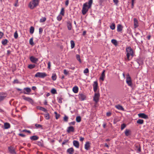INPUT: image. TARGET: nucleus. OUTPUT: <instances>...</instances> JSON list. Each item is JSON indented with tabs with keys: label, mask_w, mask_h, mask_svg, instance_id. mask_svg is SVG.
Here are the masks:
<instances>
[{
	"label": "nucleus",
	"mask_w": 154,
	"mask_h": 154,
	"mask_svg": "<svg viewBox=\"0 0 154 154\" xmlns=\"http://www.w3.org/2000/svg\"><path fill=\"white\" fill-rule=\"evenodd\" d=\"M23 132H27L29 133H31V131L29 130H28L26 129L23 130L22 131Z\"/></svg>",
	"instance_id": "6e6d98bb"
},
{
	"label": "nucleus",
	"mask_w": 154,
	"mask_h": 154,
	"mask_svg": "<svg viewBox=\"0 0 154 154\" xmlns=\"http://www.w3.org/2000/svg\"><path fill=\"white\" fill-rule=\"evenodd\" d=\"M105 70H103L100 76V79L102 80V81H103L104 80V79L105 77Z\"/></svg>",
	"instance_id": "412c9836"
},
{
	"label": "nucleus",
	"mask_w": 154,
	"mask_h": 154,
	"mask_svg": "<svg viewBox=\"0 0 154 154\" xmlns=\"http://www.w3.org/2000/svg\"><path fill=\"white\" fill-rule=\"evenodd\" d=\"M34 28L33 26H31L30 28V33L31 34H33L34 32Z\"/></svg>",
	"instance_id": "ea45409f"
},
{
	"label": "nucleus",
	"mask_w": 154,
	"mask_h": 154,
	"mask_svg": "<svg viewBox=\"0 0 154 154\" xmlns=\"http://www.w3.org/2000/svg\"><path fill=\"white\" fill-rule=\"evenodd\" d=\"M51 92L52 94H55L57 93L56 90L54 88H53L51 91Z\"/></svg>",
	"instance_id": "c03bdc74"
},
{
	"label": "nucleus",
	"mask_w": 154,
	"mask_h": 154,
	"mask_svg": "<svg viewBox=\"0 0 154 154\" xmlns=\"http://www.w3.org/2000/svg\"><path fill=\"white\" fill-rule=\"evenodd\" d=\"M68 117L65 115L63 117L64 121L66 122H67L68 121Z\"/></svg>",
	"instance_id": "a18cd8bd"
},
{
	"label": "nucleus",
	"mask_w": 154,
	"mask_h": 154,
	"mask_svg": "<svg viewBox=\"0 0 154 154\" xmlns=\"http://www.w3.org/2000/svg\"><path fill=\"white\" fill-rule=\"evenodd\" d=\"M66 131L68 133H69L71 132H73L74 131V128L73 126H69L67 128Z\"/></svg>",
	"instance_id": "2eb2a0df"
},
{
	"label": "nucleus",
	"mask_w": 154,
	"mask_h": 154,
	"mask_svg": "<svg viewBox=\"0 0 154 154\" xmlns=\"http://www.w3.org/2000/svg\"><path fill=\"white\" fill-rule=\"evenodd\" d=\"M76 57L77 60L80 62V63H82V61L80 58V55L79 54H76Z\"/></svg>",
	"instance_id": "c9c22d12"
},
{
	"label": "nucleus",
	"mask_w": 154,
	"mask_h": 154,
	"mask_svg": "<svg viewBox=\"0 0 154 154\" xmlns=\"http://www.w3.org/2000/svg\"><path fill=\"white\" fill-rule=\"evenodd\" d=\"M62 15L59 14L58 16H57V19L58 21H60L62 20Z\"/></svg>",
	"instance_id": "4c0bfd02"
},
{
	"label": "nucleus",
	"mask_w": 154,
	"mask_h": 154,
	"mask_svg": "<svg viewBox=\"0 0 154 154\" xmlns=\"http://www.w3.org/2000/svg\"><path fill=\"white\" fill-rule=\"evenodd\" d=\"M3 35H4V33L0 31V39H1L2 38Z\"/></svg>",
	"instance_id": "680f3d73"
},
{
	"label": "nucleus",
	"mask_w": 154,
	"mask_h": 154,
	"mask_svg": "<svg viewBox=\"0 0 154 154\" xmlns=\"http://www.w3.org/2000/svg\"><path fill=\"white\" fill-rule=\"evenodd\" d=\"M69 3V0H66L65 2V5H66V6H67L68 5Z\"/></svg>",
	"instance_id": "e2e57ef3"
},
{
	"label": "nucleus",
	"mask_w": 154,
	"mask_h": 154,
	"mask_svg": "<svg viewBox=\"0 0 154 154\" xmlns=\"http://www.w3.org/2000/svg\"><path fill=\"white\" fill-rule=\"evenodd\" d=\"M74 152V150L72 147L68 149L67 150V152L69 154H73Z\"/></svg>",
	"instance_id": "6ab92c4d"
},
{
	"label": "nucleus",
	"mask_w": 154,
	"mask_h": 154,
	"mask_svg": "<svg viewBox=\"0 0 154 154\" xmlns=\"http://www.w3.org/2000/svg\"><path fill=\"white\" fill-rule=\"evenodd\" d=\"M112 43L115 45L116 46H117L118 44V42L115 39H112L111 41Z\"/></svg>",
	"instance_id": "cd10ccee"
},
{
	"label": "nucleus",
	"mask_w": 154,
	"mask_h": 154,
	"mask_svg": "<svg viewBox=\"0 0 154 154\" xmlns=\"http://www.w3.org/2000/svg\"><path fill=\"white\" fill-rule=\"evenodd\" d=\"M30 60L31 62L34 63H36L38 61V58L34 57L33 56H31L30 57Z\"/></svg>",
	"instance_id": "ddd939ff"
},
{
	"label": "nucleus",
	"mask_w": 154,
	"mask_h": 154,
	"mask_svg": "<svg viewBox=\"0 0 154 154\" xmlns=\"http://www.w3.org/2000/svg\"><path fill=\"white\" fill-rule=\"evenodd\" d=\"M45 117L46 119H49L50 117L48 113H47L45 115Z\"/></svg>",
	"instance_id": "49530a36"
},
{
	"label": "nucleus",
	"mask_w": 154,
	"mask_h": 154,
	"mask_svg": "<svg viewBox=\"0 0 154 154\" xmlns=\"http://www.w3.org/2000/svg\"><path fill=\"white\" fill-rule=\"evenodd\" d=\"M24 90L25 91H23V93L25 94H28L31 91V90L29 88L27 87L25 88H24Z\"/></svg>",
	"instance_id": "dca6fc26"
},
{
	"label": "nucleus",
	"mask_w": 154,
	"mask_h": 154,
	"mask_svg": "<svg viewBox=\"0 0 154 154\" xmlns=\"http://www.w3.org/2000/svg\"><path fill=\"white\" fill-rule=\"evenodd\" d=\"M115 107L119 110L123 111L124 108L120 105H117L115 106Z\"/></svg>",
	"instance_id": "b1692460"
},
{
	"label": "nucleus",
	"mask_w": 154,
	"mask_h": 154,
	"mask_svg": "<svg viewBox=\"0 0 154 154\" xmlns=\"http://www.w3.org/2000/svg\"><path fill=\"white\" fill-rule=\"evenodd\" d=\"M89 72L88 69V68H86L84 70L83 72L84 74H86L88 73Z\"/></svg>",
	"instance_id": "8fccbe9b"
},
{
	"label": "nucleus",
	"mask_w": 154,
	"mask_h": 154,
	"mask_svg": "<svg viewBox=\"0 0 154 154\" xmlns=\"http://www.w3.org/2000/svg\"><path fill=\"white\" fill-rule=\"evenodd\" d=\"M51 78L53 81H55L57 79V75L55 73H53L52 74Z\"/></svg>",
	"instance_id": "473e14b6"
},
{
	"label": "nucleus",
	"mask_w": 154,
	"mask_h": 154,
	"mask_svg": "<svg viewBox=\"0 0 154 154\" xmlns=\"http://www.w3.org/2000/svg\"><path fill=\"white\" fill-rule=\"evenodd\" d=\"M55 114L56 115V119H58L59 117H60V115L59 114H57V112H54Z\"/></svg>",
	"instance_id": "3c124183"
},
{
	"label": "nucleus",
	"mask_w": 154,
	"mask_h": 154,
	"mask_svg": "<svg viewBox=\"0 0 154 154\" xmlns=\"http://www.w3.org/2000/svg\"><path fill=\"white\" fill-rule=\"evenodd\" d=\"M18 0H17L14 4V6L15 7L18 6Z\"/></svg>",
	"instance_id": "0e129e2a"
},
{
	"label": "nucleus",
	"mask_w": 154,
	"mask_h": 154,
	"mask_svg": "<svg viewBox=\"0 0 154 154\" xmlns=\"http://www.w3.org/2000/svg\"><path fill=\"white\" fill-rule=\"evenodd\" d=\"M8 40L7 39H3L2 41V43L4 45H6L8 43Z\"/></svg>",
	"instance_id": "2f4dec72"
},
{
	"label": "nucleus",
	"mask_w": 154,
	"mask_h": 154,
	"mask_svg": "<svg viewBox=\"0 0 154 154\" xmlns=\"http://www.w3.org/2000/svg\"><path fill=\"white\" fill-rule=\"evenodd\" d=\"M100 96V95L99 92H95L93 97V100L96 103H97L99 101Z\"/></svg>",
	"instance_id": "39448f33"
},
{
	"label": "nucleus",
	"mask_w": 154,
	"mask_h": 154,
	"mask_svg": "<svg viewBox=\"0 0 154 154\" xmlns=\"http://www.w3.org/2000/svg\"><path fill=\"white\" fill-rule=\"evenodd\" d=\"M106 115L107 116H110L111 115V113L110 112H107L106 113Z\"/></svg>",
	"instance_id": "13d9d810"
},
{
	"label": "nucleus",
	"mask_w": 154,
	"mask_h": 154,
	"mask_svg": "<svg viewBox=\"0 0 154 154\" xmlns=\"http://www.w3.org/2000/svg\"><path fill=\"white\" fill-rule=\"evenodd\" d=\"M134 28H136L139 26L138 20L136 18H134Z\"/></svg>",
	"instance_id": "f8f14e48"
},
{
	"label": "nucleus",
	"mask_w": 154,
	"mask_h": 154,
	"mask_svg": "<svg viewBox=\"0 0 154 154\" xmlns=\"http://www.w3.org/2000/svg\"><path fill=\"white\" fill-rule=\"evenodd\" d=\"M123 27L121 25L119 24L117 26V31L118 32H120L122 30Z\"/></svg>",
	"instance_id": "4be33fe9"
},
{
	"label": "nucleus",
	"mask_w": 154,
	"mask_h": 154,
	"mask_svg": "<svg viewBox=\"0 0 154 154\" xmlns=\"http://www.w3.org/2000/svg\"><path fill=\"white\" fill-rule=\"evenodd\" d=\"M65 14V10L64 8H61L60 12L59 13V14H60L62 16H64Z\"/></svg>",
	"instance_id": "c85d7f7f"
},
{
	"label": "nucleus",
	"mask_w": 154,
	"mask_h": 154,
	"mask_svg": "<svg viewBox=\"0 0 154 154\" xmlns=\"http://www.w3.org/2000/svg\"><path fill=\"white\" fill-rule=\"evenodd\" d=\"M43 32V29H42V28L41 27H40L39 29V33L40 34H41L42 32Z\"/></svg>",
	"instance_id": "5fc2aeb1"
},
{
	"label": "nucleus",
	"mask_w": 154,
	"mask_h": 154,
	"mask_svg": "<svg viewBox=\"0 0 154 154\" xmlns=\"http://www.w3.org/2000/svg\"><path fill=\"white\" fill-rule=\"evenodd\" d=\"M126 82L128 86H132V84L131 79V78L129 75V74H128L127 75V77L126 78Z\"/></svg>",
	"instance_id": "423d86ee"
},
{
	"label": "nucleus",
	"mask_w": 154,
	"mask_h": 154,
	"mask_svg": "<svg viewBox=\"0 0 154 154\" xmlns=\"http://www.w3.org/2000/svg\"><path fill=\"white\" fill-rule=\"evenodd\" d=\"M93 3V0H89L88 2L84 4L82 10V12L83 15L85 14L88 11V9L91 7Z\"/></svg>",
	"instance_id": "f257e3e1"
},
{
	"label": "nucleus",
	"mask_w": 154,
	"mask_h": 154,
	"mask_svg": "<svg viewBox=\"0 0 154 154\" xmlns=\"http://www.w3.org/2000/svg\"><path fill=\"white\" fill-rule=\"evenodd\" d=\"M51 66V63L50 62H49L48 63V68L49 69H50Z\"/></svg>",
	"instance_id": "4d7b16f0"
},
{
	"label": "nucleus",
	"mask_w": 154,
	"mask_h": 154,
	"mask_svg": "<svg viewBox=\"0 0 154 154\" xmlns=\"http://www.w3.org/2000/svg\"><path fill=\"white\" fill-rule=\"evenodd\" d=\"M8 150L11 154H16V152L15 151V150L14 147L12 146H10L8 148Z\"/></svg>",
	"instance_id": "1a4fd4ad"
},
{
	"label": "nucleus",
	"mask_w": 154,
	"mask_h": 154,
	"mask_svg": "<svg viewBox=\"0 0 154 154\" xmlns=\"http://www.w3.org/2000/svg\"><path fill=\"white\" fill-rule=\"evenodd\" d=\"M47 76V74L45 72H38L35 75V77L43 78Z\"/></svg>",
	"instance_id": "20e7f679"
},
{
	"label": "nucleus",
	"mask_w": 154,
	"mask_h": 154,
	"mask_svg": "<svg viewBox=\"0 0 154 154\" xmlns=\"http://www.w3.org/2000/svg\"><path fill=\"white\" fill-rule=\"evenodd\" d=\"M125 133L126 136H128L131 135V132L130 130L126 129L125 131Z\"/></svg>",
	"instance_id": "aec40b11"
},
{
	"label": "nucleus",
	"mask_w": 154,
	"mask_h": 154,
	"mask_svg": "<svg viewBox=\"0 0 154 154\" xmlns=\"http://www.w3.org/2000/svg\"><path fill=\"white\" fill-rule=\"evenodd\" d=\"M116 26L114 23H112L110 26V28L112 30H114L115 29Z\"/></svg>",
	"instance_id": "72a5a7b5"
},
{
	"label": "nucleus",
	"mask_w": 154,
	"mask_h": 154,
	"mask_svg": "<svg viewBox=\"0 0 154 154\" xmlns=\"http://www.w3.org/2000/svg\"><path fill=\"white\" fill-rule=\"evenodd\" d=\"M39 138V137L36 136H33L30 137V139L31 140H38Z\"/></svg>",
	"instance_id": "bb28decb"
},
{
	"label": "nucleus",
	"mask_w": 154,
	"mask_h": 154,
	"mask_svg": "<svg viewBox=\"0 0 154 154\" xmlns=\"http://www.w3.org/2000/svg\"><path fill=\"white\" fill-rule=\"evenodd\" d=\"M11 127L10 124L7 122H5L4 123V128L5 129H8L9 128Z\"/></svg>",
	"instance_id": "5701e85b"
},
{
	"label": "nucleus",
	"mask_w": 154,
	"mask_h": 154,
	"mask_svg": "<svg viewBox=\"0 0 154 154\" xmlns=\"http://www.w3.org/2000/svg\"><path fill=\"white\" fill-rule=\"evenodd\" d=\"M39 3V0H32L30 2L28 6L30 9H33L38 5Z\"/></svg>",
	"instance_id": "7ed1b4c3"
},
{
	"label": "nucleus",
	"mask_w": 154,
	"mask_h": 154,
	"mask_svg": "<svg viewBox=\"0 0 154 154\" xmlns=\"http://www.w3.org/2000/svg\"><path fill=\"white\" fill-rule=\"evenodd\" d=\"M73 145L76 148H78L79 147V143L78 141L74 140L73 141Z\"/></svg>",
	"instance_id": "a211bd4d"
},
{
	"label": "nucleus",
	"mask_w": 154,
	"mask_h": 154,
	"mask_svg": "<svg viewBox=\"0 0 154 154\" xmlns=\"http://www.w3.org/2000/svg\"><path fill=\"white\" fill-rule=\"evenodd\" d=\"M29 44L32 45H34L32 38L30 39L29 41Z\"/></svg>",
	"instance_id": "de8ad7c7"
},
{
	"label": "nucleus",
	"mask_w": 154,
	"mask_h": 154,
	"mask_svg": "<svg viewBox=\"0 0 154 154\" xmlns=\"http://www.w3.org/2000/svg\"><path fill=\"white\" fill-rule=\"evenodd\" d=\"M90 143L89 142H86L85 145V148L86 150H88L90 148Z\"/></svg>",
	"instance_id": "f3484780"
},
{
	"label": "nucleus",
	"mask_w": 154,
	"mask_h": 154,
	"mask_svg": "<svg viewBox=\"0 0 154 154\" xmlns=\"http://www.w3.org/2000/svg\"><path fill=\"white\" fill-rule=\"evenodd\" d=\"M46 20L45 17H42L40 19V23H43L45 22Z\"/></svg>",
	"instance_id": "a19ab883"
},
{
	"label": "nucleus",
	"mask_w": 154,
	"mask_h": 154,
	"mask_svg": "<svg viewBox=\"0 0 154 154\" xmlns=\"http://www.w3.org/2000/svg\"><path fill=\"white\" fill-rule=\"evenodd\" d=\"M67 27L68 30H71L72 29V23L69 21L67 22Z\"/></svg>",
	"instance_id": "a878e982"
},
{
	"label": "nucleus",
	"mask_w": 154,
	"mask_h": 154,
	"mask_svg": "<svg viewBox=\"0 0 154 154\" xmlns=\"http://www.w3.org/2000/svg\"><path fill=\"white\" fill-rule=\"evenodd\" d=\"M137 123L139 124H143L144 123V120L141 119H138L137 121Z\"/></svg>",
	"instance_id": "7c9ffc66"
},
{
	"label": "nucleus",
	"mask_w": 154,
	"mask_h": 154,
	"mask_svg": "<svg viewBox=\"0 0 154 154\" xmlns=\"http://www.w3.org/2000/svg\"><path fill=\"white\" fill-rule=\"evenodd\" d=\"M14 38H15L17 39V38L18 37V33H17V31H16L14 33Z\"/></svg>",
	"instance_id": "37998d69"
},
{
	"label": "nucleus",
	"mask_w": 154,
	"mask_h": 154,
	"mask_svg": "<svg viewBox=\"0 0 154 154\" xmlns=\"http://www.w3.org/2000/svg\"><path fill=\"white\" fill-rule=\"evenodd\" d=\"M79 98L80 100L83 101L85 100L86 95L83 93H80L79 95Z\"/></svg>",
	"instance_id": "0eeeda50"
},
{
	"label": "nucleus",
	"mask_w": 154,
	"mask_h": 154,
	"mask_svg": "<svg viewBox=\"0 0 154 154\" xmlns=\"http://www.w3.org/2000/svg\"><path fill=\"white\" fill-rule=\"evenodd\" d=\"M136 147L137 148V152H140L141 151V149L140 147H138L137 146H136Z\"/></svg>",
	"instance_id": "603ef678"
},
{
	"label": "nucleus",
	"mask_w": 154,
	"mask_h": 154,
	"mask_svg": "<svg viewBox=\"0 0 154 154\" xmlns=\"http://www.w3.org/2000/svg\"><path fill=\"white\" fill-rule=\"evenodd\" d=\"M36 128H42V126L40 124H36L35 125Z\"/></svg>",
	"instance_id": "79ce46f5"
},
{
	"label": "nucleus",
	"mask_w": 154,
	"mask_h": 154,
	"mask_svg": "<svg viewBox=\"0 0 154 154\" xmlns=\"http://www.w3.org/2000/svg\"><path fill=\"white\" fill-rule=\"evenodd\" d=\"M35 64H30L28 66V68L30 69H32L35 67Z\"/></svg>",
	"instance_id": "e433bc0d"
},
{
	"label": "nucleus",
	"mask_w": 154,
	"mask_h": 154,
	"mask_svg": "<svg viewBox=\"0 0 154 154\" xmlns=\"http://www.w3.org/2000/svg\"><path fill=\"white\" fill-rule=\"evenodd\" d=\"M70 44H71V47L72 49L73 48L75 45V44L73 40H71L70 41Z\"/></svg>",
	"instance_id": "f704fd0d"
},
{
	"label": "nucleus",
	"mask_w": 154,
	"mask_h": 154,
	"mask_svg": "<svg viewBox=\"0 0 154 154\" xmlns=\"http://www.w3.org/2000/svg\"><path fill=\"white\" fill-rule=\"evenodd\" d=\"M23 98L24 100L29 102L31 103H33V101L32 100L30 97L23 96Z\"/></svg>",
	"instance_id": "9b49d317"
},
{
	"label": "nucleus",
	"mask_w": 154,
	"mask_h": 154,
	"mask_svg": "<svg viewBox=\"0 0 154 154\" xmlns=\"http://www.w3.org/2000/svg\"><path fill=\"white\" fill-rule=\"evenodd\" d=\"M64 73L66 75H67V74H68V72L67 71H66V69H64Z\"/></svg>",
	"instance_id": "774afa93"
},
{
	"label": "nucleus",
	"mask_w": 154,
	"mask_h": 154,
	"mask_svg": "<svg viewBox=\"0 0 154 154\" xmlns=\"http://www.w3.org/2000/svg\"><path fill=\"white\" fill-rule=\"evenodd\" d=\"M19 135L23 137H25V135L22 134H19Z\"/></svg>",
	"instance_id": "69168bd1"
},
{
	"label": "nucleus",
	"mask_w": 154,
	"mask_h": 154,
	"mask_svg": "<svg viewBox=\"0 0 154 154\" xmlns=\"http://www.w3.org/2000/svg\"><path fill=\"white\" fill-rule=\"evenodd\" d=\"M13 83L14 84H15V83L18 84V83H19V82L17 79H16L14 80V81L13 82Z\"/></svg>",
	"instance_id": "bf43d9fd"
},
{
	"label": "nucleus",
	"mask_w": 154,
	"mask_h": 154,
	"mask_svg": "<svg viewBox=\"0 0 154 154\" xmlns=\"http://www.w3.org/2000/svg\"><path fill=\"white\" fill-rule=\"evenodd\" d=\"M6 96V94L5 93H0V102L3 100Z\"/></svg>",
	"instance_id": "4468645a"
},
{
	"label": "nucleus",
	"mask_w": 154,
	"mask_h": 154,
	"mask_svg": "<svg viewBox=\"0 0 154 154\" xmlns=\"http://www.w3.org/2000/svg\"><path fill=\"white\" fill-rule=\"evenodd\" d=\"M76 121L78 122H79L81 121V118L80 116H77L76 119Z\"/></svg>",
	"instance_id": "58836bf2"
},
{
	"label": "nucleus",
	"mask_w": 154,
	"mask_h": 154,
	"mask_svg": "<svg viewBox=\"0 0 154 154\" xmlns=\"http://www.w3.org/2000/svg\"><path fill=\"white\" fill-rule=\"evenodd\" d=\"M78 88L77 86H75L73 87L72 89V91L75 93H77L78 92Z\"/></svg>",
	"instance_id": "393cba45"
},
{
	"label": "nucleus",
	"mask_w": 154,
	"mask_h": 154,
	"mask_svg": "<svg viewBox=\"0 0 154 154\" xmlns=\"http://www.w3.org/2000/svg\"><path fill=\"white\" fill-rule=\"evenodd\" d=\"M113 2L114 3H115V4L116 5H118V4L119 2V0H113Z\"/></svg>",
	"instance_id": "864d4df0"
},
{
	"label": "nucleus",
	"mask_w": 154,
	"mask_h": 154,
	"mask_svg": "<svg viewBox=\"0 0 154 154\" xmlns=\"http://www.w3.org/2000/svg\"><path fill=\"white\" fill-rule=\"evenodd\" d=\"M126 127V125L125 124H122L121 125V130H122L123 129H124L125 128V127Z\"/></svg>",
	"instance_id": "09e8293b"
},
{
	"label": "nucleus",
	"mask_w": 154,
	"mask_h": 154,
	"mask_svg": "<svg viewBox=\"0 0 154 154\" xmlns=\"http://www.w3.org/2000/svg\"><path fill=\"white\" fill-rule=\"evenodd\" d=\"M37 109L44 112H46L47 111L45 108L41 106H38Z\"/></svg>",
	"instance_id": "c756f323"
},
{
	"label": "nucleus",
	"mask_w": 154,
	"mask_h": 154,
	"mask_svg": "<svg viewBox=\"0 0 154 154\" xmlns=\"http://www.w3.org/2000/svg\"><path fill=\"white\" fill-rule=\"evenodd\" d=\"M126 51L127 59L128 60H131L130 56H131L132 57L133 56V50L130 46H128L126 48Z\"/></svg>",
	"instance_id": "f03ea898"
},
{
	"label": "nucleus",
	"mask_w": 154,
	"mask_h": 154,
	"mask_svg": "<svg viewBox=\"0 0 154 154\" xmlns=\"http://www.w3.org/2000/svg\"><path fill=\"white\" fill-rule=\"evenodd\" d=\"M94 91L95 92H96L98 88V83L97 81H94V84L93 85Z\"/></svg>",
	"instance_id": "9d476101"
},
{
	"label": "nucleus",
	"mask_w": 154,
	"mask_h": 154,
	"mask_svg": "<svg viewBox=\"0 0 154 154\" xmlns=\"http://www.w3.org/2000/svg\"><path fill=\"white\" fill-rule=\"evenodd\" d=\"M138 117L139 118H143L145 119H147L148 118V117L144 113H140L138 114Z\"/></svg>",
	"instance_id": "6e6552de"
},
{
	"label": "nucleus",
	"mask_w": 154,
	"mask_h": 154,
	"mask_svg": "<svg viewBox=\"0 0 154 154\" xmlns=\"http://www.w3.org/2000/svg\"><path fill=\"white\" fill-rule=\"evenodd\" d=\"M62 99L61 98H60L58 100V102L59 103H62Z\"/></svg>",
	"instance_id": "338daca9"
},
{
	"label": "nucleus",
	"mask_w": 154,
	"mask_h": 154,
	"mask_svg": "<svg viewBox=\"0 0 154 154\" xmlns=\"http://www.w3.org/2000/svg\"><path fill=\"white\" fill-rule=\"evenodd\" d=\"M75 122L74 121L71 122L69 123V125H74L75 124Z\"/></svg>",
	"instance_id": "052dcab7"
}]
</instances>
